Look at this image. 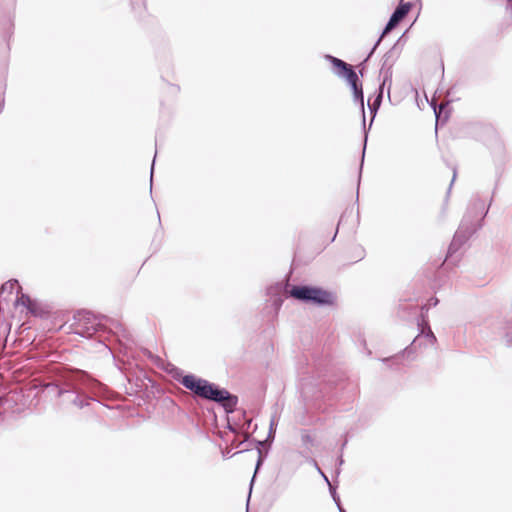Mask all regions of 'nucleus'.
<instances>
[{"mask_svg":"<svg viewBox=\"0 0 512 512\" xmlns=\"http://www.w3.org/2000/svg\"><path fill=\"white\" fill-rule=\"evenodd\" d=\"M381 102V94L378 95V97L376 98L375 102H374V106H378Z\"/></svg>","mask_w":512,"mask_h":512,"instance_id":"obj_7","label":"nucleus"},{"mask_svg":"<svg viewBox=\"0 0 512 512\" xmlns=\"http://www.w3.org/2000/svg\"><path fill=\"white\" fill-rule=\"evenodd\" d=\"M181 384L185 388L193 391L196 395L206 399L217 400L221 399L223 395L221 390L193 375L184 376L181 380Z\"/></svg>","mask_w":512,"mask_h":512,"instance_id":"obj_2","label":"nucleus"},{"mask_svg":"<svg viewBox=\"0 0 512 512\" xmlns=\"http://www.w3.org/2000/svg\"><path fill=\"white\" fill-rule=\"evenodd\" d=\"M301 442L306 449H310L314 446L315 437L309 431H303L301 433Z\"/></svg>","mask_w":512,"mask_h":512,"instance_id":"obj_6","label":"nucleus"},{"mask_svg":"<svg viewBox=\"0 0 512 512\" xmlns=\"http://www.w3.org/2000/svg\"><path fill=\"white\" fill-rule=\"evenodd\" d=\"M289 294L291 297L301 301H310L319 305L334 304L333 294L317 287L293 286L289 290Z\"/></svg>","mask_w":512,"mask_h":512,"instance_id":"obj_1","label":"nucleus"},{"mask_svg":"<svg viewBox=\"0 0 512 512\" xmlns=\"http://www.w3.org/2000/svg\"><path fill=\"white\" fill-rule=\"evenodd\" d=\"M412 4L409 2H405V0H401L399 6L396 8L394 13L392 14L389 22L387 23L384 34L389 33L391 30H393L409 13L411 10Z\"/></svg>","mask_w":512,"mask_h":512,"instance_id":"obj_4","label":"nucleus"},{"mask_svg":"<svg viewBox=\"0 0 512 512\" xmlns=\"http://www.w3.org/2000/svg\"><path fill=\"white\" fill-rule=\"evenodd\" d=\"M329 59L332 65L339 70L338 73L347 79L353 89L356 100H358L363 106L362 85L358 82V76L355 71L341 59L332 56H329Z\"/></svg>","mask_w":512,"mask_h":512,"instance_id":"obj_3","label":"nucleus"},{"mask_svg":"<svg viewBox=\"0 0 512 512\" xmlns=\"http://www.w3.org/2000/svg\"><path fill=\"white\" fill-rule=\"evenodd\" d=\"M223 393L221 399H217L218 402H223V405L229 410L232 411L237 404V398L235 396H231L227 391L221 390Z\"/></svg>","mask_w":512,"mask_h":512,"instance_id":"obj_5","label":"nucleus"}]
</instances>
